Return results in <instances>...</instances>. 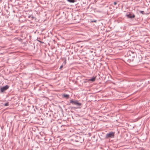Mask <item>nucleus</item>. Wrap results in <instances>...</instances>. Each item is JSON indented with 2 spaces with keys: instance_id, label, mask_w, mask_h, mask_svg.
<instances>
[{
  "instance_id": "nucleus-13",
  "label": "nucleus",
  "mask_w": 150,
  "mask_h": 150,
  "mask_svg": "<svg viewBox=\"0 0 150 150\" xmlns=\"http://www.w3.org/2000/svg\"><path fill=\"white\" fill-rule=\"evenodd\" d=\"M64 64H65L66 63V60H65L64 62Z\"/></svg>"
},
{
  "instance_id": "nucleus-12",
  "label": "nucleus",
  "mask_w": 150,
  "mask_h": 150,
  "mask_svg": "<svg viewBox=\"0 0 150 150\" xmlns=\"http://www.w3.org/2000/svg\"><path fill=\"white\" fill-rule=\"evenodd\" d=\"M92 22H96V21L95 20V21H92Z\"/></svg>"
},
{
  "instance_id": "nucleus-14",
  "label": "nucleus",
  "mask_w": 150,
  "mask_h": 150,
  "mask_svg": "<svg viewBox=\"0 0 150 150\" xmlns=\"http://www.w3.org/2000/svg\"><path fill=\"white\" fill-rule=\"evenodd\" d=\"M63 67V66L62 65L61 67H60V68H62V67Z\"/></svg>"
},
{
  "instance_id": "nucleus-3",
  "label": "nucleus",
  "mask_w": 150,
  "mask_h": 150,
  "mask_svg": "<svg viewBox=\"0 0 150 150\" xmlns=\"http://www.w3.org/2000/svg\"><path fill=\"white\" fill-rule=\"evenodd\" d=\"M9 88V86L8 85L6 86L1 88V92H3L5 91L7 89Z\"/></svg>"
},
{
  "instance_id": "nucleus-9",
  "label": "nucleus",
  "mask_w": 150,
  "mask_h": 150,
  "mask_svg": "<svg viewBox=\"0 0 150 150\" xmlns=\"http://www.w3.org/2000/svg\"><path fill=\"white\" fill-rule=\"evenodd\" d=\"M140 12L142 13V14H143V13H144V11H140Z\"/></svg>"
},
{
  "instance_id": "nucleus-10",
  "label": "nucleus",
  "mask_w": 150,
  "mask_h": 150,
  "mask_svg": "<svg viewBox=\"0 0 150 150\" xmlns=\"http://www.w3.org/2000/svg\"><path fill=\"white\" fill-rule=\"evenodd\" d=\"M114 4L115 5H116L117 4V2H115L114 3Z\"/></svg>"
},
{
  "instance_id": "nucleus-4",
  "label": "nucleus",
  "mask_w": 150,
  "mask_h": 150,
  "mask_svg": "<svg viewBox=\"0 0 150 150\" xmlns=\"http://www.w3.org/2000/svg\"><path fill=\"white\" fill-rule=\"evenodd\" d=\"M126 16L128 18H134L135 17V15L134 14L132 15L130 13L127 15Z\"/></svg>"
},
{
  "instance_id": "nucleus-5",
  "label": "nucleus",
  "mask_w": 150,
  "mask_h": 150,
  "mask_svg": "<svg viewBox=\"0 0 150 150\" xmlns=\"http://www.w3.org/2000/svg\"><path fill=\"white\" fill-rule=\"evenodd\" d=\"M96 77H94L93 78H92L89 79L88 80L89 81H91L93 82L95 81V80L96 79Z\"/></svg>"
},
{
  "instance_id": "nucleus-6",
  "label": "nucleus",
  "mask_w": 150,
  "mask_h": 150,
  "mask_svg": "<svg viewBox=\"0 0 150 150\" xmlns=\"http://www.w3.org/2000/svg\"><path fill=\"white\" fill-rule=\"evenodd\" d=\"M63 96L64 97H65L67 98H68L69 97V95H65L64 94Z\"/></svg>"
},
{
  "instance_id": "nucleus-11",
  "label": "nucleus",
  "mask_w": 150,
  "mask_h": 150,
  "mask_svg": "<svg viewBox=\"0 0 150 150\" xmlns=\"http://www.w3.org/2000/svg\"><path fill=\"white\" fill-rule=\"evenodd\" d=\"M30 17H31V18H35V17H33L32 16H30Z\"/></svg>"
},
{
  "instance_id": "nucleus-8",
  "label": "nucleus",
  "mask_w": 150,
  "mask_h": 150,
  "mask_svg": "<svg viewBox=\"0 0 150 150\" xmlns=\"http://www.w3.org/2000/svg\"><path fill=\"white\" fill-rule=\"evenodd\" d=\"M8 103H5L4 104V105L5 106H8Z\"/></svg>"
},
{
  "instance_id": "nucleus-1",
  "label": "nucleus",
  "mask_w": 150,
  "mask_h": 150,
  "mask_svg": "<svg viewBox=\"0 0 150 150\" xmlns=\"http://www.w3.org/2000/svg\"><path fill=\"white\" fill-rule=\"evenodd\" d=\"M70 103L79 106L81 105V103H79L78 100L74 101L73 100H70Z\"/></svg>"
},
{
  "instance_id": "nucleus-7",
  "label": "nucleus",
  "mask_w": 150,
  "mask_h": 150,
  "mask_svg": "<svg viewBox=\"0 0 150 150\" xmlns=\"http://www.w3.org/2000/svg\"><path fill=\"white\" fill-rule=\"evenodd\" d=\"M67 1L71 3H74L75 2V0H67Z\"/></svg>"
},
{
  "instance_id": "nucleus-2",
  "label": "nucleus",
  "mask_w": 150,
  "mask_h": 150,
  "mask_svg": "<svg viewBox=\"0 0 150 150\" xmlns=\"http://www.w3.org/2000/svg\"><path fill=\"white\" fill-rule=\"evenodd\" d=\"M114 136V133L113 132H111L108 134H107L106 135V138H111L113 137Z\"/></svg>"
}]
</instances>
